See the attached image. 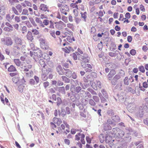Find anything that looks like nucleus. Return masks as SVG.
Here are the masks:
<instances>
[{
	"instance_id": "1",
	"label": "nucleus",
	"mask_w": 148,
	"mask_h": 148,
	"mask_svg": "<svg viewBox=\"0 0 148 148\" xmlns=\"http://www.w3.org/2000/svg\"><path fill=\"white\" fill-rule=\"evenodd\" d=\"M147 107L145 105L142 104L140 106L139 111L135 114L137 117L142 118L143 116L144 110L147 108Z\"/></svg>"
},
{
	"instance_id": "2",
	"label": "nucleus",
	"mask_w": 148,
	"mask_h": 148,
	"mask_svg": "<svg viewBox=\"0 0 148 148\" xmlns=\"http://www.w3.org/2000/svg\"><path fill=\"white\" fill-rule=\"evenodd\" d=\"M1 41L3 42L4 45L7 46H11L13 44V41L11 37H5L1 39Z\"/></svg>"
},
{
	"instance_id": "3",
	"label": "nucleus",
	"mask_w": 148,
	"mask_h": 148,
	"mask_svg": "<svg viewBox=\"0 0 148 148\" xmlns=\"http://www.w3.org/2000/svg\"><path fill=\"white\" fill-rule=\"evenodd\" d=\"M33 58L35 60L41 58L42 56V52L39 49L34 50L33 51Z\"/></svg>"
},
{
	"instance_id": "4",
	"label": "nucleus",
	"mask_w": 148,
	"mask_h": 148,
	"mask_svg": "<svg viewBox=\"0 0 148 148\" xmlns=\"http://www.w3.org/2000/svg\"><path fill=\"white\" fill-rule=\"evenodd\" d=\"M78 56V59L82 61V62L85 63H88L89 62V60L88 59V56L86 53H84L83 56L80 55L79 53H77Z\"/></svg>"
},
{
	"instance_id": "5",
	"label": "nucleus",
	"mask_w": 148,
	"mask_h": 148,
	"mask_svg": "<svg viewBox=\"0 0 148 148\" xmlns=\"http://www.w3.org/2000/svg\"><path fill=\"white\" fill-rule=\"evenodd\" d=\"M82 90V88L80 86L75 87L74 85H73L71 86L70 91L73 94L79 93Z\"/></svg>"
},
{
	"instance_id": "6",
	"label": "nucleus",
	"mask_w": 148,
	"mask_h": 148,
	"mask_svg": "<svg viewBox=\"0 0 148 148\" xmlns=\"http://www.w3.org/2000/svg\"><path fill=\"white\" fill-rule=\"evenodd\" d=\"M99 140L101 143H103L104 141L106 143H109L110 142V140H108L109 138H111L108 136H105V135L101 134L99 136Z\"/></svg>"
},
{
	"instance_id": "7",
	"label": "nucleus",
	"mask_w": 148,
	"mask_h": 148,
	"mask_svg": "<svg viewBox=\"0 0 148 148\" xmlns=\"http://www.w3.org/2000/svg\"><path fill=\"white\" fill-rule=\"evenodd\" d=\"M13 52L15 54L18 55L21 51V46L14 45L12 49Z\"/></svg>"
},
{
	"instance_id": "8",
	"label": "nucleus",
	"mask_w": 148,
	"mask_h": 148,
	"mask_svg": "<svg viewBox=\"0 0 148 148\" xmlns=\"http://www.w3.org/2000/svg\"><path fill=\"white\" fill-rule=\"evenodd\" d=\"M126 94L123 92H121L117 95L119 101L121 103L123 102L126 99Z\"/></svg>"
},
{
	"instance_id": "9",
	"label": "nucleus",
	"mask_w": 148,
	"mask_h": 148,
	"mask_svg": "<svg viewBox=\"0 0 148 148\" xmlns=\"http://www.w3.org/2000/svg\"><path fill=\"white\" fill-rule=\"evenodd\" d=\"M121 78V76L119 74L115 75L111 81V84L112 85L115 86L118 80Z\"/></svg>"
},
{
	"instance_id": "10",
	"label": "nucleus",
	"mask_w": 148,
	"mask_h": 148,
	"mask_svg": "<svg viewBox=\"0 0 148 148\" xmlns=\"http://www.w3.org/2000/svg\"><path fill=\"white\" fill-rule=\"evenodd\" d=\"M42 73H45L46 75H47L49 73H52L53 70L51 68H48L46 69L45 67V68H42Z\"/></svg>"
},
{
	"instance_id": "11",
	"label": "nucleus",
	"mask_w": 148,
	"mask_h": 148,
	"mask_svg": "<svg viewBox=\"0 0 148 148\" xmlns=\"http://www.w3.org/2000/svg\"><path fill=\"white\" fill-rule=\"evenodd\" d=\"M15 44L14 45H18L21 46L23 44V42L22 40L18 37H16L14 39Z\"/></svg>"
},
{
	"instance_id": "12",
	"label": "nucleus",
	"mask_w": 148,
	"mask_h": 148,
	"mask_svg": "<svg viewBox=\"0 0 148 148\" xmlns=\"http://www.w3.org/2000/svg\"><path fill=\"white\" fill-rule=\"evenodd\" d=\"M39 9L40 10L45 12L46 11L49 12V10L48 9V7L47 5L43 4H41L40 6Z\"/></svg>"
},
{
	"instance_id": "13",
	"label": "nucleus",
	"mask_w": 148,
	"mask_h": 148,
	"mask_svg": "<svg viewBox=\"0 0 148 148\" xmlns=\"http://www.w3.org/2000/svg\"><path fill=\"white\" fill-rule=\"evenodd\" d=\"M56 71L59 75H63L64 74L63 70L61 65H59L57 67Z\"/></svg>"
},
{
	"instance_id": "14",
	"label": "nucleus",
	"mask_w": 148,
	"mask_h": 148,
	"mask_svg": "<svg viewBox=\"0 0 148 148\" xmlns=\"http://www.w3.org/2000/svg\"><path fill=\"white\" fill-rule=\"evenodd\" d=\"M40 43L41 46L43 48H45V49H47V43L45 42V40L42 39H40Z\"/></svg>"
},
{
	"instance_id": "15",
	"label": "nucleus",
	"mask_w": 148,
	"mask_h": 148,
	"mask_svg": "<svg viewBox=\"0 0 148 148\" xmlns=\"http://www.w3.org/2000/svg\"><path fill=\"white\" fill-rule=\"evenodd\" d=\"M27 37L28 40H29L32 42L34 39L33 36H32V33L31 31H28V32Z\"/></svg>"
},
{
	"instance_id": "16",
	"label": "nucleus",
	"mask_w": 148,
	"mask_h": 148,
	"mask_svg": "<svg viewBox=\"0 0 148 148\" xmlns=\"http://www.w3.org/2000/svg\"><path fill=\"white\" fill-rule=\"evenodd\" d=\"M112 119L115 122H119L120 121V118L118 116L116 115L112 116Z\"/></svg>"
},
{
	"instance_id": "17",
	"label": "nucleus",
	"mask_w": 148,
	"mask_h": 148,
	"mask_svg": "<svg viewBox=\"0 0 148 148\" xmlns=\"http://www.w3.org/2000/svg\"><path fill=\"white\" fill-rule=\"evenodd\" d=\"M62 78L63 81L66 83H69L70 81V80L69 78L65 76H62Z\"/></svg>"
},
{
	"instance_id": "18",
	"label": "nucleus",
	"mask_w": 148,
	"mask_h": 148,
	"mask_svg": "<svg viewBox=\"0 0 148 148\" xmlns=\"http://www.w3.org/2000/svg\"><path fill=\"white\" fill-rule=\"evenodd\" d=\"M5 7L4 6L0 5V14L4 15L5 14Z\"/></svg>"
},
{
	"instance_id": "19",
	"label": "nucleus",
	"mask_w": 148,
	"mask_h": 148,
	"mask_svg": "<svg viewBox=\"0 0 148 148\" xmlns=\"http://www.w3.org/2000/svg\"><path fill=\"white\" fill-rule=\"evenodd\" d=\"M86 92L84 90H82L79 93L80 97L82 98H85L86 97Z\"/></svg>"
},
{
	"instance_id": "20",
	"label": "nucleus",
	"mask_w": 148,
	"mask_h": 148,
	"mask_svg": "<svg viewBox=\"0 0 148 148\" xmlns=\"http://www.w3.org/2000/svg\"><path fill=\"white\" fill-rule=\"evenodd\" d=\"M112 127L108 123H106L104 124L103 129L105 130H110L111 129Z\"/></svg>"
},
{
	"instance_id": "21",
	"label": "nucleus",
	"mask_w": 148,
	"mask_h": 148,
	"mask_svg": "<svg viewBox=\"0 0 148 148\" xmlns=\"http://www.w3.org/2000/svg\"><path fill=\"white\" fill-rule=\"evenodd\" d=\"M25 75L28 77H31L33 76V73L32 71L30 70L27 72H25Z\"/></svg>"
},
{
	"instance_id": "22",
	"label": "nucleus",
	"mask_w": 148,
	"mask_h": 148,
	"mask_svg": "<svg viewBox=\"0 0 148 148\" xmlns=\"http://www.w3.org/2000/svg\"><path fill=\"white\" fill-rule=\"evenodd\" d=\"M35 19V21L36 22L39 24L40 26L42 27H45L44 25L42 24V21L40 20V18L37 17H36Z\"/></svg>"
},
{
	"instance_id": "23",
	"label": "nucleus",
	"mask_w": 148,
	"mask_h": 148,
	"mask_svg": "<svg viewBox=\"0 0 148 148\" xmlns=\"http://www.w3.org/2000/svg\"><path fill=\"white\" fill-rule=\"evenodd\" d=\"M125 137H124L123 138V140L125 143H127L130 142L131 140V136H125Z\"/></svg>"
},
{
	"instance_id": "24",
	"label": "nucleus",
	"mask_w": 148,
	"mask_h": 148,
	"mask_svg": "<svg viewBox=\"0 0 148 148\" xmlns=\"http://www.w3.org/2000/svg\"><path fill=\"white\" fill-rule=\"evenodd\" d=\"M58 91L63 94H66L65 88L64 86L59 87L58 88Z\"/></svg>"
},
{
	"instance_id": "25",
	"label": "nucleus",
	"mask_w": 148,
	"mask_h": 148,
	"mask_svg": "<svg viewBox=\"0 0 148 148\" xmlns=\"http://www.w3.org/2000/svg\"><path fill=\"white\" fill-rule=\"evenodd\" d=\"M32 67V66L31 65H27L26 66H24V72H27L29 71V69H31Z\"/></svg>"
},
{
	"instance_id": "26",
	"label": "nucleus",
	"mask_w": 148,
	"mask_h": 148,
	"mask_svg": "<svg viewBox=\"0 0 148 148\" xmlns=\"http://www.w3.org/2000/svg\"><path fill=\"white\" fill-rule=\"evenodd\" d=\"M39 65L41 67H43V68H45L46 66L45 62L42 59H40L39 61Z\"/></svg>"
},
{
	"instance_id": "27",
	"label": "nucleus",
	"mask_w": 148,
	"mask_h": 148,
	"mask_svg": "<svg viewBox=\"0 0 148 148\" xmlns=\"http://www.w3.org/2000/svg\"><path fill=\"white\" fill-rule=\"evenodd\" d=\"M8 70L9 72H13L16 71V69L13 65H11L8 68Z\"/></svg>"
},
{
	"instance_id": "28",
	"label": "nucleus",
	"mask_w": 148,
	"mask_h": 148,
	"mask_svg": "<svg viewBox=\"0 0 148 148\" xmlns=\"http://www.w3.org/2000/svg\"><path fill=\"white\" fill-rule=\"evenodd\" d=\"M80 138H81L80 141L83 144H84L85 143V141L84 140V138H85V136L84 134H81L80 133Z\"/></svg>"
},
{
	"instance_id": "29",
	"label": "nucleus",
	"mask_w": 148,
	"mask_h": 148,
	"mask_svg": "<svg viewBox=\"0 0 148 148\" xmlns=\"http://www.w3.org/2000/svg\"><path fill=\"white\" fill-rule=\"evenodd\" d=\"M24 87L25 86L23 84H21L19 85L18 88V90L20 92H23V91Z\"/></svg>"
},
{
	"instance_id": "30",
	"label": "nucleus",
	"mask_w": 148,
	"mask_h": 148,
	"mask_svg": "<svg viewBox=\"0 0 148 148\" xmlns=\"http://www.w3.org/2000/svg\"><path fill=\"white\" fill-rule=\"evenodd\" d=\"M110 50L114 51L116 49V46L115 44L112 43L111 44V47H110Z\"/></svg>"
},
{
	"instance_id": "31",
	"label": "nucleus",
	"mask_w": 148,
	"mask_h": 148,
	"mask_svg": "<svg viewBox=\"0 0 148 148\" xmlns=\"http://www.w3.org/2000/svg\"><path fill=\"white\" fill-rule=\"evenodd\" d=\"M41 78L44 81H45L47 80L48 77L46 74L45 73H43L41 74Z\"/></svg>"
},
{
	"instance_id": "32",
	"label": "nucleus",
	"mask_w": 148,
	"mask_h": 148,
	"mask_svg": "<svg viewBox=\"0 0 148 148\" xmlns=\"http://www.w3.org/2000/svg\"><path fill=\"white\" fill-rule=\"evenodd\" d=\"M14 62L16 66H20L21 63L19 59H14Z\"/></svg>"
},
{
	"instance_id": "33",
	"label": "nucleus",
	"mask_w": 148,
	"mask_h": 148,
	"mask_svg": "<svg viewBox=\"0 0 148 148\" xmlns=\"http://www.w3.org/2000/svg\"><path fill=\"white\" fill-rule=\"evenodd\" d=\"M107 114L109 116H111L114 115V112L113 110L112 109H108L107 112Z\"/></svg>"
},
{
	"instance_id": "34",
	"label": "nucleus",
	"mask_w": 148,
	"mask_h": 148,
	"mask_svg": "<svg viewBox=\"0 0 148 148\" xmlns=\"http://www.w3.org/2000/svg\"><path fill=\"white\" fill-rule=\"evenodd\" d=\"M89 103L90 105L93 106H95L96 105L95 101L92 99H89Z\"/></svg>"
},
{
	"instance_id": "35",
	"label": "nucleus",
	"mask_w": 148,
	"mask_h": 148,
	"mask_svg": "<svg viewBox=\"0 0 148 148\" xmlns=\"http://www.w3.org/2000/svg\"><path fill=\"white\" fill-rule=\"evenodd\" d=\"M129 78L127 77H125L123 79V82L124 84L128 85L129 84Z\"/></svg>"
},
{
	"instance_id": "36",
	"label": "nucleus",
	"mask_w": 148,
	"mask_h": 148,
	"mask_svg": "<svg viewBox=\"0 0 148 148\" xmlns=\"http://www.w3.org/2000/svg\"><path fill=\"white\" fill-rule=\"evenodd\" d=\"M22 6L19 4H17L16 6V9L20 13L22 12Z\"/></svg>"
},
{
	"instance_id": "37",
	"label": "nucleus",
	"mask_w": 148,
	"mask_h": 148,
	"mask_svg": "<svg viewBox=\"0 0 148 148\" xmlns=\"http://www.w3.org/2000/svg\"><path fill=\"white\" fill-rule=\"evenodd\" d=\"M101 92L103 96L105 97L106 99H108V96L107 93L105 91V90L104 89H103L101 90Z\"/></svg>"
},
{
	"instance_id": "38",
	"label": "nucleus",
	"mask_w": 148,
	"mask_h": 148,
	"mask_svg": "<svg viewBox=\"0 0 148 148\" xmlns=\"http://www.w3.org/2000/svg\"><path fill=\"white\" fill-rule=\"evenodd\" d=\"M3 30L4 31L6 32H11L13 31V28H12L8 27H4Z\"/></svg>"
},
{
	"instance_id": "39",
	"label": "nucleus",
	"mask_w": 148,
	"mask_h": 148,
	"mask_svg": "<svg viewBox=\"0 0 148 148\" xmlns=\"http://www.w3.org/2000/svg\"><path fill=\"white\" fill-rule=\"evenodd\" d=\"M127 90L129 92H130L133 94H134L135 92V90L133 89L130 87H128L127 88Z\"/></svg>"
},
{
	"instance_id": "40",
	"label": "nucleus",
	"mask_w": 148,
	"mask_h": 148,
	"mask_svg": "<svg viewBox=\"0 0 148 148\" xmlns=\"http://www.w3.org/2000/svg\"><path fill=\"white\" fill-rule=\"evenodd\" d=\"M31 31L34 35H37L39 34V32L36 29H33L31 30Z\"/></svg>"
},
{
	"instance_id": "41",
	"label": "nucleus",
	"mask_w": 148,
	"mask_h": 148,
	"mask_svg": "<svg viewBox=\"0 0 148 148\" xmlns=\"http://www.w3.org/2000/svg\"><path fill=\"white\" fill-rule=\"evenodd\" d=\"M118 52V51L117 50L116 51L115 53H113L112 52H110L109 53V55L111 57H113L117 55L118 53H116V52Z\"/></svg>"
},
{
	"instance_id": "42",
	"label": "nucleus",
	"mask_w": 148,
	"mask_h": 148,
	"mask_svg": "<svg viewBox=\"0 0 148 148\" xmlns=\"http://www.w3.org/2000/svg\"><path fill=\"white\" fill-rule=\"evenodd\" d=\"M93 99L96 102L98 103L99 101V99L98 97L96 96H94L92 97Z\"/></svg>"
},
{
	"instance_id": "43",
	"label": "nucleus",
	"mask_w": 148,
	"mask_h": 148,
	"mask_svg": "<svg viewBox=\"0 0 148 148\" xmlns=\"http://www.w3.org/2000/svg\"><path fill=\"white\" fill-rule=\"evenodd\" d=\"M119 130L120 129L118 127L114 128L112 129V131L115 134H117Z\"/></svg>"
},
{
	"instance_id": "44",
	"label": "nucleus",
	"mask_w": 148,
	"mask_h": 148,
	"mask_svg": "<svg viewBox=\"0 0 148 148\" xmlns=\"http://www.w3.org/2000/svg\"><path fill=\"white\" fill-rule=\"evenodd\" d=\"M6 19L10 22H11L12 20L10 14H7L6 15Z\"/></svg>"
},
{
	"instance_id": "45",
	"label": "nucleus",
	"mask_w": 148,
	"mask_h": 148,
	"mask_svg": "<svg viewBox=\"0 0 148 148\" xmlns=\"http://www.w3.org/2000/svg\"><path fill=\"white\" fill-rule=\"evenodd\" d=\"M62 103V100L60 97H58L57 98V105L59 106Z\"/></svg>"
},
{
	"instance_id": "46",
	"label": "nucleus",
	"mask_w": 148,
	"mask_h": 148,
	"mask_svg": "<svg viewBox=\"0 0 148 148\" xmlns=\"http://www.w3.org/2000/svg\"><path fill=\"white\" fill-rule=\"evenodd\" d=\"M12 10L14 13L15 14L18 15H20L19 13L18 12V11H17L16 9L14 8V7H12Z\"/></svg>"
},
{
	"instance_id": "47",
	"label": "nucleus",
	"mask_w": 148,
	"mask_h": 148,
	"mask_svg": "<svg viewBox=\"0 0 148 148\" xmlns=\"http://www.w3.org/2000/svg\"><path fill=\"white\" fill-rule=\"evenodd\" d=\"M10 4L11 5H13L14 3H18L19 1L18 0H9Z\"/></svg>"
},
{
	"instance_id": "48",
	"label": "nucleus",
	"mask_w": 148,
	"mask_h": 148,
	"mask_svg": "<svg viewBox=\"0 0 148 148\" xmlns=\"http://www.w3.org/2000/svg\"><path fill=\"white\" fill-rule=\"evenodd\" d=\"M118 133L119 134V136L120 137H123L125 134L124 132L120 129Z\"/></svg>"
},
{
	"instance_id": "49",
	"label": "nucleus",
	"mask_w": 148,
	"mask_h": 148,
	"mask_svg": "<svg viewBox=\"0 0 148 148\" xmlns=\"http://www.w3.org/2000/svg\"><path fill=\"white\" fill-rule=\"evenodd\" d=\"M87 90L90 92L91 93L94 95H96L97 94L96 92L93 89L91 88H88Z\"/></svg>"
},
{
	"instance_id": "50",
	"label": "nucleus",
	"mask_w": 148,
	"mask_h": 148,
	"mask_svg": "<svg viewBox=\"0 0 148 148\" xmlns=\"http://www.w3.org/2000/svg\"><path fill=\"white\" fill-rule=\"evenodd\" d=\"M121 77H124L125 75L124 71L123 70L121 69L119 71V74Z\"/></svg>"
},
{
	"instance_id": "51",
	"label": "nucleus",
	"mask_w": 148,
	"mask_h": 148,
	"mask_svg": "<svg viewBox=\"0 0 148 148\" xmlns=\"http://www.w3.org/2000/svg\"><path fill=\"white\" fill-rule=\"evenodd\" d=\"M71 76L74 79H76L77 77L76 74L74 72H73L72 73H71Z\"/></svg>"
},
{
	"instance_id": "52",
	"label": "nucleus",
	"mask_w": 148,
	"mask_h": 148,
	"mask_svg": "<svg viewBox=\"0 0 148 148\" xmlns=\"http://www.w3.org/2000/svg\"><path fill=\"white\" fill-rule=\"evenodd\" d=\"M138 69L140 72L143 73H144L145 72V70L144 66H140L139 67Z\"/></svg>"
},
{
	"instance_id": "53",
	"label": "nucleus",
	"mask_w": 148,
	"mask_h": 148,
	"mask_svg": "<svg viewBox=\"0 0 148 148\" xmlns=\"http://www.w3.org/2000/svg\"><path fill=\"white\" fill-rule=\"evenodd\" d=\"M63 82L61 80H58L57 82V86H60L63 85Z\"/></svg>"
},
{
	"instance_id": "54",
	"label": "nucleus",
	"mask_w": 148,
	"mask_h": 148,
	"mask_svg": "<svg viewBox=\"0 0 148 148\" xmlns=\"http://www.w3.org/2000/svg\"><path fill=\"white\" fill-rule=\"evenodd\" d=\"M22 14L24 15H28V10L26 9H24L23 10Z\"/></svg>"
},
{
	"instance_id": "55",
	"label": "nucleus",
	"mask_w": 148,
	"mask_h": 148,
	"mask_svg": "<svg viewBox=\"0 0 148 148\" xmlns=\"http://www.w3.org/2000/svg\"><path fill=\"white\" fill-rule=\"evenodd\" d=\"M70 6L73 8H75L77 9H78V5L77 4H76L75 3H71L70 4Z\"/></svg>"
},
{
	"instance_id": "56",
	"label": "nucleus",
	"mask_w": 148,
	"mask_h": 148,
	"mask_svg": "<svg viewBox=\"0 0 148 148\" xmlns=\"http://www.w3.org/2000/svg\"><path fill=\"white\" fill-rule=\"evenodd\" d=\"M30 21L32 23V24L33 25L34 27H36L37 26V25L36 23H35L34 19L32 18H31L30 19Z\"/></svg>"
},
{
	"instance_id": "57",
	"label": "nucleus",
	"mask_w": 148,
	"mask_h": 148,
	"mask_svg": "<svg viewBox=\"0 0 148 148\" xmlns=\"http://www.w3.org/2000/svg\"><path fill=\"white\" fill-rule=\"evenodd\" d=\"M71 72L70 71L65 72L64 73V74L68 77H70L71 75Z\"/></svg>"
},
{
	"instance_id": "58",
	"label": "nucleus",
	"mask_w": 148,
	"mask_h": 148,
	"mask_svg": "<svg viewBox=\"0 0 148 148\" xmlns=\"http://www.w3.org/2000/svg\"><path fill=\"white\" fill-rule=\"evenodd\" d=\"M76 54L75 53H73L71 55V56L72 57H73L74 60H76L77 59V56Z\"/></svg>"
},
{
	"instance_id": "59",
	"label": "nucleus",
	"mask_w": 148,
	"mask_h": 148,
	"mask_svg": "<svg viewBox=\"0 0 148 148\" xmlns=\"http://www.w3.org/2000/svg\"><path fill=\"white\" fill-rule=\"evenodd\" d=\"M130 53L131 55L134 56L136 53V51L134 49H132L130 51Z\"/></svg>"
},
{
	"instance_id": "60",
	"label": "nucleus",
	"mask_w": 148,
	"mask_h": 148,
	"mask_svg": "<svg viewBox=\"0 0 148 148\" xmlns=\"http://www.w3.org/2000/svg\"><path fill=\"white\" fill-rule=\"evenodd\" d=\"M80 133H78L75 136V140H80V137L79 136H80Z\"/></svg>"
},
{
	"instance_id": "61",
	"label": "nucleus",
	"mask_w": 148,
	"mask_h": 148,
	"mask_svg": "<svg viewBox=\"0 0 148 148\" xmlns=\"http://www.w3.org/2000/svg\"><path fill=\"white\" fill-rule=\"evenodd\" d=\"M49 32L50 34L52 37L54 38H56V36L55 35V31L54 30L51 31Z\"/></svg>"
},
{
	"instance_id": "62",
	"label": "nucleus",
	"mask_w": 148,
	"mask_h": 148,
	"mask_svg": "<svg viewBox=\"0 0 148 148\" xmlns=\"http://www.w3.org/2000/svg\"><path fill=\"white\" fill-rule=\"evenodd\" d=\"M43 84L44 87L45 89L49 85V83L47 81L44 82Z\"/></svg>"
},
{
	"instance_id": "63",
	"label": "nucleus",
	"mask_w": 148,
	"mask_h": 148,
	"mask_svg": "<svg viewBox=\"0 0 148 148\" xmlns=\"http://www.w3.org/2000/svg\"><path fill=\"white\" fill-rule=\"evenodd\" d=\"M116 74V72L114 70H112L108 74L109 75H110L112 76H113Z\"/></svg>"
},
{
	"instance_id": "64",
	"label": "nucleus",
	"mask_w": 148,
	"mask_h": 148,
	"mask_svg": "<svg viewBox=\"0 0 148 148\" xmlns=\"http://www.w3.org/2000/svg\"><path fill=\"white\" fill-rule=\"evenodd\" d=\"M29 83L31 85H34L36 84V82L34 79H31L29 80Z\"/></svg>"
}]
</instances>
